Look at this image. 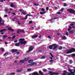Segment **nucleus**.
<instances>
[{
	"instance_id": "obj_22",
	"label": "nucleus",
	"mask_w": 75,
	"mask_h": 75,
	"mask_svg": "<svg viewBox=\"0 0 75 75\" xmlns=\"http://www.w3.org/2000/svg\"><path fill=\"white\" fill-rule=\"evenodd\" d=\"M7 35H4L2 36V38H4V39H5V38H7Z\"/></svg>"
},
{
	"instance_id": "obj_31",
	"label": "nucleus",
	"mask_w": 75,
	"mask_h": 75,
	"mask_svg": "<svg viewBox=\"0 0 75 75\" xmlns=\"http://www.w3.org/2000/svg\"><path fill=\"white\" fill-rule=\"evenodd\" d=\"M69 28H68V31H69L71 29V27L69 26Z\"/></svg>"
},
{
	"instance_id": "obj_63",
	"label": "nucleus",
	"mask_w": 75,
	"mask_h": 75,
	"mask_svg": "<svg viewBox=\"0 0 75 75\" xmlns=\"http://www.w3.org/2000/svg\"><path fill=\"white\" fill-rule=\"evenodd\" d=\"M53 61V59L50 60V62H52Z\"/></svg>"
},
{
	"instance_id": "obj_64",
	"label": "nucleus",
	"mask_w": 75,
	"mask_h": 75,
	"mask_svg": "<svg viewBox=\"0 0 75 75\" xmlns=\"http://www.w3.org/2000/svg\"><path fill=\"white\" fill-rule=\"evenodd\" d=\"M17 42V40H15L14 41V42L16 43Z\"/></svg>"
},
{
	"instance_id": "obj_7",
	"label": "nucleus",
	"mask_w": 75,
	"mask_h": 75,
	"mask_svg": "<svg viewBox=\"0 0 75 75\" xmlns=\"http://www.w3.org/2000/svg\"><path fill=\"white\" fill-rule=\"evenodd\" d=\"M1 21H2V18L0 16V25H4V21H2V23H1Z\"/></svg>"
},
{
	"instance_id": "obj_62",
	"label": "nucleus",
	"mask_w": 75,
	"mask_h": 75,
	"mask_svg": "<svg viewBox=\"0 0 75 75\" xmlns=\"http://www.w3.org/2000/svg\"><path fill=\"white\" fill-rule=\"evenodd\" d=\"M8 39H11V37H8Z\"/></svg>"
},
{
	"instance_id": "obj_47",
	"label": "nucleus",
	"mask_w": 75,
	"mask_h": 75,
	"mask_svg": "<svg viewBox=\"0 0 75 75\" xmlns=\"http://www.w3.org/2000/svg\"><path fill=\"white\" fill-rule=\"evenodd\" d=\"M16 37V35H14L12 37V40H13L14 38H15Z\"/></svg>"
},
{
	"instance_id": "obj_23",
	"label": "nucleus",
	"mask_w": 75,
	"mask_h": 75,
	"mask_svg": "<svg viewBox=\"0 0 75 75\" xmlns=\"http://www.w3.org/2000/svg\"><path fill=\"white\" fill-rule=\"evenodd\" d=\"M62 40H65L67 39V37H66V36H64L62 38Z\"/></svg>"
},
{
	"instance_id": "obj_46",
	"label": "nucleus",
	"mask_w": 75,
	"mask_h": 75,
	"mask_svg": "<svg viewBox=\"0 0 75 75\" xmlns=\"http://www.w3.org/2000/svg\"><path fill=\"white\" fill-rule=\"evenodd\" d=\"M63 72L64 73V74H67V70L64 71Z\"/></svg>"
},
{
	"instance_id": "obj_49",
	"label": "nucleus",
	"mask_w": 75,
	"mask_h": 75,
	"mask_svg": "<svg viewBox=\"0 0 75 75\" xmlns=\"http://www.w3.org/2000/svg\"><path fill=\"white\" fill-rule=\"evenodd\" d=\"M48 38L49 39H51V38H52L51 37H50L49 35L48 36Z\"/></svg>"
},
{
	"instance_id": "obj_12",
	"label": "nucleus",
	"mask_w": 75,
	"mask_h": 75,
	"mask_svg": "<svg viewBox=\"0 0 75 75\" xmlns=\"http://www.w3.org/2000/svg\"><path fill=\"white\" fill-rule=\"evenodd\" d=\"M6 31V29H4L1 30H0V33L4 32V31Z\"/></svg>"
},
{
	"instance_id": "obj_42",
	"label": "nucleus",
	"mask_w": 75,
	"mask_h": 75,
	"mask_svg": "<svg viewBox=\"0 0 75 75\" xmlns=\"http://www.w3.org/2000/svg\"><path fill=\"white\" fill-rule=\"evenodd\" d=\"M10 74L11 75H15V73L13 72V73H11Z\"/></svg>"
},
{
	"instance_id": "obj_59",
	"label": "nucleus",
	"mask_w": 75,
	"mask_h": 75,
	"mask_svg": "<svg viewBox=\"0 0 75 75\" xmlns=\"http://www.w3.org/2000/svg\"><path fill=\"white\" fill-rule=\"evenodd\" d=\"M31 69L30 68V69H28V71H31Z\"/></svg>"
},
{
	"instance_id": "obj_55",
	"label": "nucleus",
	"mask_w": 75,
	"mask_h": 75,
	"mask_svg": "<svg viewBox=\"0 0 75 75\" xmlns=\"http://www.w3.org/2000/svg\"><path fill=\"white\" fill-rule=\"evenodd\" d=\"M42 10L43 11H45V9H44V8H42Z\"/></svg>"
},
{
	"instance_id": "obj_10",
	"label": "nucleus",
	"mask_w": 75,
	"mask_h": 75,
	"mask_svg": "<svg viewBox=\"0 0 75 75\" xmlns=\"http://www.w3.org/2000/svg\"><path fill=\"white\" fill-rule=\"evenodd\" d=\"M12 52L14 53V52H17L18 50L17 49H13L12 50Z\"/></svg>"
},
{
	"instance_id": "obj_50",
	"label": "nucleus",
	"mask_w": 75,
	"mask_h": 75,
	"mask_svg": "<svg viewBox=\"0 0 75 75\" xmlns=\"http://www.w3.org/2000/svg\"><path fill=\"white\" fill-rule=\"evenodd\" d=\"M58 18L57 17L53 18V19H54V20H55L56 19H58Z\"/></svg>"
},
{
	"instance_id": "obj_36",
	"label": "nucleus",
	"mask_w": 75,
	"mask_h": 75,
	"mask_svg": "<svg viewBox=\"0 0 75 75\" xmlns=\"http://www.w3.org/2000/svg\"><path fill=\"white\" fill-rule=\"evenodd\" d=\"M28 57L25 58L24 59V61H28Z\"/></svg>"
},
{
	"instance_id": "obj_41",
	"label": "nucleus",
	"mask_w": 75,
	"mask_h": 75,
	"mask_svg": "<svg viewBox=\"0 0 75 75\" xmlns=\"http://www.w3.org/2000/svg\"><path fill=\"white\" fill-rule=\"evenodd\" d=\"M50 54L51 57H54V56H53L52 55V53L50 52Z\"/></svg>"
},
{
	"instance_id": "obj_52",
	"label": "nucleus",
	"mask_w": 75,
	"mask_h": 75,
	"mask_svg": "<svg viewBox=\"0 0 75 75\" xmlns=\"http://www.w3.org/2000/svg\"><path fill=\"white\" fill-rule=\"evenodd\" d=\"M46 10L48 11L49 10V8L48 7H47L46 8Z\"/></svg>"
},
{
	"instance_id": "obj_29",
	"label": "nucleus",
	"mask_w": 75,
	"mask_h": 75,
	"mask_svg": "<svg viewBox=\"0 0 75 75\" xmlns=\"http://www.w3.org/2000/svg\"><path fill=\"white\" fill-rule=\"evenodd\" d=\"M0 49H1V51H2V52H3V51H4V48H3V47H1L0 48Z\"/></svg>"
},
{
	"instance_id": "obj_37",
	"label": "nucleus",
	"mask_w": 75,
	"mask_h": 75,
	"mask_svg": "<svg viewBox=\"0 0 75 75\" xmlns=\"http://www.w3.org/2000/svg\"><path fill=\"white\" fill-rule=\"evenodd\" d=\"M32 23H33V21H30L29 23V24H31Z\"/></svg>"
},
{
	"instance_id": "obj_53",
	"label": "nucleus",
	"mask_w": 75,
	"mask_h": 75,
	"mask_svg": "<svg viewBox=\"0 0 75 75\" xmlns=\"http://www.w3.org/2000/svg\"><path fill=\"white\" fill-rule=\"evenodd\" d=\"M63 75H71V74H67V75H66V74H65V73H63Z\"/></svg>"
},
{
	"instance_id": "obj_19",
	"label": "nucleus",
	"mask_w": 75,
	"mask_h": 75,
	"mask_svg": "<svg viewBox=\"0 0 75 75\" xmlns=\"http://www.w3.org/2000/svg\"><path fill=\"white\" fill-rule=\"evenodd\" d=\"M39 73L41 75H44V74H43V72H42L40 70L39 71Z\"/></svg>"
},
{
	"instance_id": "obj_54",
	"label": "nucleus",
	"mask_w": 75,
	"mask_h": 75,
	"mask_svg": "<svg viewBox=\"0 0 75 75\" xmlns=\"http://www.w3.org/2000/svg\"><path fill=\"white\" fill-rule=\"evenodd\" d=\"M16 54L17 55H19L20 54V52H18L16 53Z\"/></svg>"
},
{
	"instance_id": "obj_30",
	"label": "nucleus",
	"mask_w": 75,
	"mask_h": 75,
	"mask_svg": "<svg viewBox=\"0 0 75 75\" xmlns=\"http://www.w3.org/2000/svg\"><path fill=\"white\" fill-rule=\"evenodd\" d=\"M69 64H71L72 63V62H73L71 60H69Z\"/></svg>"
},
{
	"instance_id": "obj_2",
	"label": "nucleus",
	"mask_w": 75,
	"mask_h": 75,
	"mask_svg": "<svg viewBox=\"0 0 75 75\" xmlns=\"http://www.w3.org/2000/svg\"><path fill=\"white\" fill-rule=\"evenodd\" d=\"M25 40V39L21 38L19 39V41H20V45H22V44H27V41H24Z\"/></svg>"
},
{
	"instance_id": "obj_5",
	"label": "nucleus",
	"mask_w": 75,
	"mask_h": 75,
	"mask_svg": "<svg viewBox=\"0 0 75 75\" xmlns=\"http://www.w3.org/2000/svg\"><path fill=\"white\" fill-rule=\"evenodd\" d=\"M34 47L33 46H30L29 47V49L28 50V52H31L33 50V49L34 48Z\"/></svg>"
},
{
	"instance_id": "obj_58",
	"label": "nucleus",
	"mask_w": 75,
	"mask_h": 75,
	"mask_svg": "<svg viewBox=\"0 0 75 75\" xmlns=\"http://www.w3.org/2000/svg\"><path fill=\"white\" fill-rule=\"evenodd\" d=\"M57 14H61V12H58L57 13Z\"/></svg>"
},
{
	"instance_id": "obj_56",
	"label": "nucleus",
	"mask_w": 75,
	"mask_h": 75,
	"mask_svg": "<svg viewBox=\"0 0 75 75\" xmlns=\"http://www.w3.org/2000/svg\"><path fill=\"white\" fill-rule=\"evenodd\" d=\"M7 16H8L7 15H5L4 16V17H7Z\"/></svg>"
},
{
	"instance_id": "obj_8",
	"label": "nucleus",
	"mask_w": 75,
	"mask_h": 75,
	"mask_svg": "<svg viewBox=\"0 0 75 75\" xmlns=\"http://www.w3.org/2000/svg\"><path fill=\"white\" fill-rule=\"evenodd\" d=\"M68 71L70 72V73L67 72V73H66L67 74H68V75H72V70L69 69H68Z\"/></svg>"
},
{
	"instance_id": "obj_35",
	"label": "nucleus",
	"mask_w": 75,
	"mask_h": 75,
	"mask_svg": "<svg viewBox=\"0 0 75 75\" xmlns=\"http://www.w3.org/2000/svg\"><path fill=\"white\" fill-rule=\"evenodd\" d=\"M45 57L44 56H42L40 58V59H45Z\"/></svg>"
},
{
	"instance_id": "obj_45",
	"label": "nucleus",
	"mask_w": 75,
	"mask_h": 75,
	"mask_svg": "<svg viewBox=\"0 0 75 75\" xmlns=\"http://www.w3.org/2000/svg\"><path fill=\"white\" fill-rule=\"evenodd\" d=\"M64 8H62L60 10L61 11H64Z\"/></svg>"
},
{
	"instance_id": "obj_60",
	"label": "nucleus",
	"mask_w": 75,
	"mask_h": 75,
	"mask_svg": "<svg viewBox=\"0 0 75 75\" xmlns=\"http://www.w3.org/2000/svg\"><path fill=\"white\" fill-rule=\"evenodd\" d=\"M19 22V21H18L17 22L18 23V24H21V23H20Z\"/></svg>"
},
{
	"instance_id": "obj_17",
	"label": "nucleus",
	"mask_w": 75,
	"mask_h": 75,
	"mask_svg": "<svg viewBox=\"0 0 75 75\" xmlns=\"http://www.w3.org/2000/svg\"><path fill=\"white\" fill-rule=\"evenodd\" d=\"M19 31L21 32V33H24V30H23L20 29L19 30Z\"/></svg>"
},
{
	"instance_id": "obj_18",
	"label": "nucleus",
	"mask_w": 75,
	"mask_h": 75,
	"mask_svg": "<svg viewBox=\"0 0 75 75\" xmlns=\"http://www.w3.org/2000/svg\"><path fill=\"white\" fill-rule=\"evenodd\" d=\"M22 13L24 15H26L27 13V12L24 11H23V12H22Z\"/></svg>"
},
{
	"instance_id": "obj_14",
	"label": "nucleus",
	"mask_w": 75,
	"mask_h": 75,
	"mask_svg": "<svg viewBox=\"0 0 75 75\" xmlns=\"http://www.w3.org/2000/svg\"><path fill=\"white\" fill-rule=\"evenodd\" d=\"M8 30H11V31H14V30L11 28V27H10L8 28Z\"/></svg>"
},
{
	"instance_id": "obj_24",
	"label": "nucleus",
	"mask_w": 75,
	"mask_h": 75,
	"mask_svg": "<svg viewBox=\"0 0 75 75\" xmlns=\"http://www.w3.org/2000/svg\"><path fill=\"white\" fill-rule=\"evenodd\" d=\"M57 47H58V45H56L53 48V50H55V49H56V48H57Z\"/></svg>"
},
{
	"instance_id": "obj_6",
	"label": "nucleus",
	"mask_w": 75,
	"mask_h": 75,
	"mask_svg": "<svg viewBox=\"0 0 75 75\" xmlns=\"http://www.w3.org/2000/svg\"><path fill=\"white\" fill-rule=\"evenodd\" d=\"M56 44H53L51 45H50L49 47V49L50 50H52V47H54L55 45H56Z\"/></svg>"
},
{
	"instance_id": "obj_28",
	"label": "nucleus",
	"mask_w": 75,
	"mask_h": 75,
	"mask_svg": "<svg viewBox=\"0 0 75 75\" xmlns=\"http://www.w3.org/2000/svg\"><path fill=\"white\" fill-rule=\"evenodd\" d=\"M75 69H74V72H72V75H75Z\"/></svg>"
},
{
	"instance_id": "obj_43",
	"label": "nucleus",
	"mask_w": 75,
	"mask_h": 75,
	"mask_svg": "<svg viewBox=\"0 0 75 75\" xmlns=\"http://www.w3.org/2000/svg\"><path fill=\"white\" fill-rule=\"evenodd\" d=\"M19 11H20V12H21L22 13H23V11H24V10H22V9H19Z\"/></svg>"
},
{
	"instance_id": "obj_48",
	"label": "nucleus",
	"mask_w": 75,
	"mask_h": 75,
	"mask_svg": "<svg viewBox=\"0 0 75 75\" xmlns=\"http://www.w3.org/2000/svg\"><path fill=\"white\" fill-rule=\"evenodd\" d=\"M12 14L14 16H16V14L15 13L13 12V13H12Z\"/></svg>"
},
{
	"instance_id": "obj_34",
	"label": "nucleus",
	"mask_w": 75,
	"mask_h": 75,
	"mask_svg": "<svg viewBox=\"0 0 75 75\" xmlns=\"http://www.w3.org/2000/svg\"><path fill=\"white\" fill-rule=\"evenodd\" d=\"M62 49V46H60L59 47V48H58V50H61Z\"/></svg>"
},
{
	"instance_id": "obj_27",
	"label": "nucleus",
	"mask_w": 75,
	"mask_h": 75,
	"mask_svg": "<svg viewBox=\"0 0 75 75\" xmlns=\"http://www.w3.org/2000/svg\"><path fill=\"white\" fill-rule=\"evenodd\" d=\"M11 7H15V6H14V5L13 4H10Z\"/></svg>"
},
{
	"instance_id": "obj_21",
	"label": "nucleus",
	"mask_w": 75,
	"mask_h": 75,
	"mask_svg": "<svg viewBox=\"0 0 75 75\" xmlns=\"http://www.w3.org/2000/svg\"><path fill=\"white\" fill-rule=\"evenodd\" d=\"M6 55H8V52H5L3 56L4 57V56H6Z\"/></svg>"
},
{
	"instance_id": "obj_40",
	"label": "nucleus",
	"mask_w": 75,
	"mask_h": 75,
	"mask_svg": "<svg viewBox=\"0 0 75 75\" xmlns=\"http://www.w3.org/2000/svg\"><path fill=\"white\" fill-rule=\"evenodd\" d=\"M31 63H32V65H34V64H35V62H32Z\"/></svg>"
},
{
	"instance_id": "obj_44",
	"label": "nucleus",
	"mask_w": 75,
	"mask_h": 75,
	"mask_svg": "<svg viewBox=\"0 0 75 75\" xmlns=\"http://www.w3.org/2000/svg\"><path fill=\"white\" fill-rule=\"evenodd\" d=\"M64 6V7H66V6H67V4H66V3H65L64 4V5H63Z\"/></svg>"
},
{
	"instance_id": "obj_11",
	"label": "nucleus",
	"mask_w": 75,
	"mask_h": 75,
	"mask_svg": "<svg viewBox=\"0 0 75 75\" xmlns=\"http://www.w3.org/2000/svg\"><path fill=\"white\" fill-rule=\"evenodd\" d=\"M23 71V69H18L16 71L17 72H21Z\"/></svg>"
},
{
	"instance_id": "obj_51",
	"label": "nucleus",
	"mask_w": 75,
	"mask_h": 75,
	"mask_svg": "<svg viewBox=\"0 0 75 75\" xmlns=\"http://www.w3.org/2000/svg\"><path fill=\"white\" fill-rule=\"evenodd\" d=\"M66 35H67V36H68V32H66Z\"/></svg>"
},
{
	"instance_id": "obj_33",
	"label": "nucleus",
	"mask_w": 75,
	"mask_h": 75,
	"mask_svg": "<svg viewBox=\"0 0 75 75\" xmlns=\"http://www.w3.org/2000/svg\"><path fill=\"white\" fill-rule=\"evenodd\" d=\"M71 56L72 57H75V53H73L71 54Z\"/></svg>"
},
{
	"instance_id": "obj_61",
	"label": "nucleus",
	"mask_w": 75,
	"mask_h": 75,
	"mask_svg": "<svg viewBox=\"0 0 75 75\" xmlns=\"http://www.w3.org/2000/svg\"><path fill=\"white\" fill-rule=\"evenodd\" d=\"M41 37H42V35H40L39 36V38H41Z\"/></svg>"
},
{
	"instance_id": "obj_25",
	"label": "nucleus",
	"mask_w": 75,
	"mask_h": 75,
	"mask_svg": "<svg viewBox=\"0 0 75 75\" xmlns=\"http://www.w3.org/2000/svg\"><path fill=\"white\" fill-rule=\"evenodd\" d=\"M69 33L70 34H74V32L72 30H70L69 31Z\"/></svg>"
},
{
	"instance_id": "obj_4",
	"label": "nucleus",
	"mask_w": 75,
	"mask_h": 75,
	"mask_svg": "<svg viewBox=\"0 0 75 75\" xmlns=\"http://www.w3.org/2000/svg\"><path fill=\"white\" fill-rule=\"evenodd\" d=\"M49 74H50V75H58L59 74V73H55L53 71H50L49 73Z\"/></svg>"
},
{
	"instance_id": "obj_15",
	"label": "nucleus",
	"mask_w": 75,
	"mask_h": 75,
	"mask_svg": "<svg viewBox=\"0 0 75 75\" xmlns=\"http://www.w3.org/2000/svg\"><path fill=\"white\" fill-rule=\"evenodd\" d=\"M38 37V35H33L32 36V38H37Z\"/></svg>"
},
{
	"instance_id": "obj_9",
	"label": "nucleus",
	"mask_w": 75,
	"mask_h": 75,
	"mask_svg": "<svg viewBox=\"0 0 75 75\" xmlns=\"http://www.w3.org/2000/svg\"><path fill=\"white\" fill-rule=\"evenodd\" d=\"M21 43H20V42L19 43H15V45L16 47H19L20 46V45Z\"/></svg>"
},
{
	"instance_id": "obj_38",
	"label": "nucleus",
	"mask_w": 75,
	"mask_h": 75,
	"mask_svg": "<svg viewBox=\"0 0 75 75\" xmlns=\"http://www.w3.org/2000/svg\"><path fill=\"white\" fill-rule=\"evenodd\" d=\"M38 52H40V53H42V50H38Z\"/></svg>"
},
{
	"instance_id": "obj_39",
	"label": "nucleus",
	"mask_w": 75,
	"mask_h": 75,
	"mask_svg": "<svg viewBox=\"0 0 75 75\" xmlns=\"http://www.w3.org/2000/svg\"><path fill=\"white\" fill-rule=\"evenodd\" d=\"M47 70L46 69H44L43 70V72H47Z\"/></svg>"
},
{
	"instance_id": "obj_13",
	"label": "nucleus",
	"mask_w": 75,
	"mask_h": 75,
	"mask_svg": "<svg viewBox=\"0 0 75 75\" xmlns=\"http://www.w3.org/2000/svg\"><path fill=\"white\" fill-rule=\"evenodd\" d=\"M27 16H28V14H27V15H26L25 16V18H21V20H25V19H27V17H28Z\"/></svg>"
},
{
	"instance_id": "obj_3",
	"label": "nucleus",
	"mask_w": 75,
	"mask_h": 75,
	"mask_svg": "<svg viewBox=\"0 0 75 75\" xmlns=\"http://www.w3.org/2000/svg\"><path fill=\"white\" fill-rule=\"evenodd\" d=\"M67 10L69 11L70 13H72V14L75 13V10L73 9H67Z\"/></svg>"
},
{
	"instance_id": "obj_26",
	"label": "nucleus",
	"mask_w": 75,
	"mask_h": 75,
	"mask_svg": "<svg viewBox=\"0 0 75 75\" xmlns=\"http://www.w3.org/2000/svg\"><path fill=\"white\" fill-rule=\"evenodd\" d=\"M45 13H46V12H40V14H45Z\"/></svg>"
},
{
	"instance_id": "obj_16",
	"label": "nucleus",
	"mask_w": 75,
	"mask_h": 75,
	"mask_svg": "<svg viewBox=\"0 0 75 75\" xmlns=\"http://www.w3.org/2000/svg\"><path fill=\"white\" fill-rule=\"evenodd\" d=\"M19 62L20 63H21V64H23L24 62V60H20Z\"/></svg>"
},
{
	"instance_id": "obj_57",
	"label": "nucleus",
	"mask_w": 75,
	"mask_h": 75,
	"mask_svg": "<svg viewBox=\"0 0 75 75\" xmlns=\"http://www.w3.org/2000/svg\"><path fill=\"white\" fill-rule=\"evenodd\" d=\"M5 44L7 45V44H8V42H5Z\"/></svg>"
},
{
	"instance_id": "obj_32",
	"label": "nucleus",
	"mask_w": 75,
	"mask_h": 75,
	"mask_svg": "<svg viewBox=\"0 0 75 75\" xmlns=\"http://www.w3.org/2000/svg\"><path fill=\"white\" fill-rule=\"evenodd\" d=\"M34 5L35 6H39V4H36V3H35L34 4Z\"/></svg>"
},
{
	"instance_id": "obj_1",
	"label": "nucleus",
	"mask_w": 75,
	"mask_h": 75,
	"mask_svg": "<svg viewBox=\"0 0 75 75\" xmlns=\"http://www.w3.org/2000/svg\"><path fill=\"white\" fill-rule=\"evenodd\" d=\"M67 52H66V54H71L72 52H75V48H72L71 49L67 50Z\"/></svg>"
},
{
	"instance_id": "obj_20",
	"label": "nucleus",
	"mask_w": 75,
	"mask_h": 75,
	"mask_svg": "<svg viewBox=\"0 0 75 75\" xmlns=\"http://www.w3.org/2000/svg\"><path fill=\"white\" fill-rule=\"evenodd\" d=\"M34 61V60H33L30 59L28 60V62L29 63H32V62H33Z\"/></svg>"
}]
</instances>
